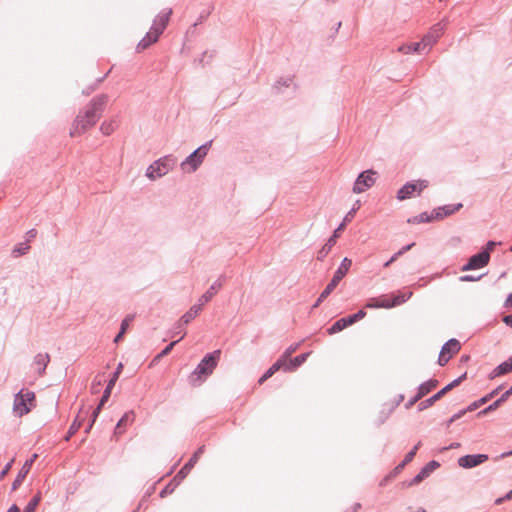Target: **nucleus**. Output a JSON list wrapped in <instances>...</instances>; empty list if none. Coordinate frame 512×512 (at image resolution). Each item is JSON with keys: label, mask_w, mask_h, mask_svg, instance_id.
Here are the masks:
<instances>
[{"label": "nucleus", "mask_w": 512, "mask_h": 512, "mask_svg": "<svg viewBox=\"0 0 512 512\" xmlns=\"http://www.w3.org/2000/svg\"><path fill=\"white\" fill-rule=\"evenodd\" d=\"M108 102V95L100 94L95 96L88 104L84 112H80L70 130L71 136H78L86 132L89 128L93 127L97 121L102 117L103 112Z\"/></svg>", "instance_id": "f257e3e1"}, {"label": "nucleus", "mask_w": 512, "mask_h": 512, "mask_svg": "<svg viewBox=\"0 0 512 512\" xmlns=\"http://www.w3.org/2000/svg\"><path fill=\"white\" fill-rule=\"evenodd\" d=\"M220 355V350H214L211 353H207L200 361V363L197 365L195 370L191 373L189 377V382L193 386L200 385V383L202 382L201 376H208L212 374L213 370L217 366Z\"/></svg>", "instance_id": "f03ea898"}, {"label": "nucleus", "mask_w": 512, "mask_h": 512, "mask_svg": "<svg viewBox=\"0 0 512 512\" xmlns=\"http://www.w3.org/2000/svg\"><path fill=\"white\" fill-rule=\"evenodd\" d=\"M177 164V159L173 155H165L148 166L146 169V177L151 181H155L168 174Z\"/></svg>", "instance_id": "7ed1b4c3"}, {"label": "nucleus", "mask_w": 512, "mask_h": 512, "mask_svg": "<svg viewBox=\"0 0 512 512\" xmlns=\"http://www.w3.org/2000/svg\"><path fill=\"white\" fill-rule=\"evenodd\" d=\"M211 145L212 140L205 142L197 149H195L181 162V169L187 173L195 172L208 154Z\"/></svg>", "instance_id": "20e7f679"}, {"label": "nucleus", "mask_w": 512, "mask_h": 512, "mask_svg": "<svg viewBox=\"0 0 512 512\" xmlns=\"http://www.w3.org/2000/svg\"><path fill=\"white\" fill-rule=\"evenodd\" d=\"M35 399L34 392L30 390H20L18 393L15 394L14 397V403H13V410L15 413H17L19 416H22L24 414H27L30 412L31 407L34 406L33 402Z\"/></svg>", "instance_id": "39448f33"}, {"label": "nucleus", "mask_w": 512, "mask_h": 512, "mask_svg": "<svg viewBox=\"0 0 512 512\" xmlns=\"http://www.w3.org/2000/svg\"><path fill=\"white\" fill-rule=\"evenodd\" d=\"M467 373H463L458 378L454 379L452 382L448 383L446 386H444L441 390H439L437 393L432 395L431 397L421 401L418 405V411H423L432 405L435 404L436 401L440 400L445 394L450 392L452 389L457 387L465 378Z\"/></svg>", "instance_id": "423d86ee"}, {"label": "nucleus", "mask_w": 512, "mask_h": 512, "mask_svg": "<svg viewBox=\"0 0 512 512\" xmlns=\"http://www.w3.org/2000/svg\"><path fill=\"white\" fill-rule=\"evenodd\" d=\"M375 175L376 172L372 169L361 172L354 182L352 191L360 194L371 188L376 181Z\"/></svg>", "instance_id": "0eeeda50"}, {"label": "nucleus", "mask_w": 512, "mask_h": 512, "mask_svg": "<svg viewBox=\"0 0 512 512\" xmlns=\"http://www.w3.org/2000/svg\"><path fill=\"white\" fill-rule=\"evenodd\" d=\"M366 316V312L364 310H359L357 313L349 315L347 317L340 318L337 320L331 327L328 328V334H336L346 327L356 323L357 321L363 319Z\"/></svg>", "instance_id": "6e6552de"}, {"label": "nucleus", "mask_w": 512, "mask_h": 512, "mask_svg": "<svg viewBox=\"0 0 512 512\" xmlns=\"http://www.w3.org/2000/svg\"><path fill=\"white\" fill-rule=\"evenodd\" d=\"M490 261V255L487 251H480L477 254L472 255L468 262L463 265L462 271H470V270H476L481 269L485 267Z\"/></svg>", "instance_id": "1a4fd4ad"}, {"label": "nucleus", "mask_w": 512, "mask_h": 512, "mask_svg": "<svg viewBox=\"0 0 512 512\" xmlns=\"http://www.w3.org/2000/svg\"><path fill=\"white\" fill-rule=\"evenodd\" d=\"M445 24L442 22L436 23L433 25L429 32L422 38L421 42L423 44V49H426V52L430 50V48L436 43V41L441 37L444 31Z\"/></svg>", "instance_id": "9d476101"}, {"label": "nucleus", "mask_w": 512, "mask_h": 512, "mask_svg": "<svg viewBox=\"0 0 512 512\" xmlns=\"http://www.w3.org/2000/svg\"><path fill=\"white\" fill-rule=\"evenodd\" d=\"M351 265H352L351 259H349L347 257L343 258L339 267L335 271L332 280L328 283L326 288H328V290H331L333 292V290L336 288V286L339 284V282L346 276Z\"/></svg>", "instance_id": "9b49d317"}, {"label": "nucleus", "mask_w": 512, "mask_h": 512, "mask_svg": "<svg viewBox=\"0 0 512 512\" xmlns=\"http://www.w3.org/2000/svg\"><path fill=\"white\" fill-rule=\"evenodd\" d=\"M204 451H205V446L204 445L200 446L194 452V454L191 456V458L188 460V462L185 463L184 466L179 470V472L174 477L173 481H176L177 483H179L184 478H186V476L188 475L190 470L194 467V465L197 463V461L199 460L200 456L204 453Z\"/></svg>", "instance_id": "f8f14e48"}, {"label": "nucleus", "mask_w": 512, "mask_h": 512, "mask_svg": "<svg viewBox=\"0 0 512 512\" xmlns=\"http://www.w3.org/2000/svg\"><path fill=\"white\" fill-rule=\"evenodd\" d=\"M438 467H440V463L436 460L429 461L417 475L414 476L409 482L405 483L406 486L410 487L413 485H417L422 482L424 479L430 476L432 472H434Z\"/></svg>", "instance_id": "ddd939ff"}, {"label": "nucleus", "mask_w": 512, "mask_h": 512, "mask_svg": "<svg viewBox=\"0 0 512 512\" xmlns=\"http://www.w3.org/2000/svg\"><path fill=\"white\" fill-rule=\"evenodd\" d=\"M488 460L486 454H471L465 455L458 459V465L465 469H471L476 467Z\"/></svg>", "instance_id": "4468645a"}, {"label": "nucleus", "mask_w": 512, "mask_h": 512, "mask_svg": "<svg viewBox=\"0 0 512 512\" xmlns=\"http://www.w3.org/2000/svg\"><path fill=\"white\" fill-rule=\"evenodd\" d=\"M345 224L342 222L337 229L334 230L332 236L327 240V242L322 246V248L317 253V259L322 261L331 251L332 247L336 244V240L339 237V231L344 228Z\"/></svg>", "instance_id": "2eb2a0df"}, {"label": "nucleus", "mask_w": 512, "mask_h": 512, "mask_svg": "<svg viewBox=\"0 0 512 512\" xmlns=\"http://www.w3.org/2000/svg\"><path fill=\"white\" fill-rule=\"evenodd\" d=\"M37 457H38V455L36 453H34L30 459L25 461V463L23 464L22 468L20 469L17 477L15 478V480L12 483V487H11L12 491H15L21 485V483L26 478L27 474L29 473V471H30L33 463L37 459Z\"/></svg>", "instance_id": "dca6fc26"}, {"label": "nucleus", "mask_w": 512, "mask_h": 512, "mask_svg": "<svg viewBox=\"0 0 512 512\" xmlns=\"http://www.w3.org/2000/svg\"><path fill=\"white\" fill-rule=\"evenodd\" d=\"M172 14V9H166L156 16L151 26L152 30L156 31L159 35L165 30L169 18Z\"/></svg>", "instance_id": "f3484780"}, {"label": "nucleus", "mask_w": 512, "mask_h": 512, "mask_svg": "<svg viewBox=\"0 0 512 512\" xmlns=\"http://www.w3.org/2000/svg\"><path fill=\"white\" fill-rule=\"evenodd\" d=\"M463 207L462 203L447 204L435 208L432 212L436 220L443 219L444 217L450 216L455 212L459 211Z\"/></svg>", "instance_id": "a211bd4d"}, {"label": "nucleus", "mask_w": 512, "mask_h": 512, "mask_svg": "<svg viewBox=\"0 0 512 512\" xmlns=\"http://www.w3.org/2000/svg\"><path fill=\"white\" fill-rule=\"evenodd\" d=\"M122 369H123V364L120 362L117 365L116 370L113 372L111 378L108 381L107 386L104 389V392H103L102 397H101V405H104L108 401V399H109V397L111 395V391H112L115 383L117 382V380L119 378V375L122 372Z\"/></svg>", "instance_id": "6ab92c4d"}, {"label": "nucleus", "mask_w": 512, "mask_h": 512, "mask_svg": "<svg viewBox=\"0 0 512 512\" xmlns=\"http://www.w3.org/2000/svg\"><path fill=\"white\" fill-rule=\"evenodd\" d=\"M50 362L48 353H38L34 356L32 367L36 370L38 376H43L47 365Z\"/></svg>", "instance_id": "aec40b11"}, {"label": "nucleus", "mask_w": 512, "mask_h": 512, "mask_svg": "<svg viewBox=\"0 0 512 512\" xmlns=\"http://www.w3.org/2000/svg\"><path fill=\"white\" fill-rule=\"evenodd\" d=\"M421 442L419 441L411 451H409L404 459L394 468V470L388 476L389 478L395 477L409 462L415 457L417 450L419 449Z\"/></svg>", "instance_id": "412c9836"}, {"label": "nucleus", "mask_w": 512, "mask_h": 512, "mask_svg": "<svg viewBox=\"0 0 512 512\" xmlns=\"http://www.w3.org/2000/svg\"><path fill=\"white\" fill-rule=\"evenodd\" d=\"M88 413V411H85L83 408L79 410L78 415L74 419L73 423L71 424L67 435L65 436V440L69 441L70 438L78 431V429L82 426L85 415Z\"/></svg>", "instance_id": "4be33fe9"}, {"label": "nucleus", "mask_w": 512, "mask_h": 512, "mask_svg": "<svg viewBox=\"0 0 512 512\" xmlns=\"http://www.w3.org/2000/svg\"><path fill=\"white\" fill-rule=\"evenodd\" d=\"M159 37L160 35L156 31L152 30V28H150V31L147 32L146 35L139 41L137 50L141 51L148 48L150 45L157 42Z\"/></svg>", "instance_id": "5701e85b"}, {"label": "nucleus", "mask_w": 512, "mask_h": 512, "mask_svg": "<svg viewBox=\"0 0 512 512\" xmlns=\"http://www.w3.org/2000/svg\"><path fill=\"white\" fill-rule=\"evenodd\" d=\"M366 308L376 309V308H385L390 309V305H388V297L386 295H381L379 297L370 298L366 304Z\"/></svg>", "instance_id": "b1692460"}, {"label": "nucleus", "mask_w": 512, "mask_h": 512, "mask_svg": "<svg viewBox=\"0 0 512 512\" xmlns=\"http://www.w3.org/2000/svg\"><path fill=\"white\" fill-rule=\"evenodd\" d=\"M511 371H512V358H509L508 360L504 361L503 363H501L497 367H495L493 369V371L490 373L489 378L494 379L501 375L507 374Z\"/></svg>", "instance_id": "393cba45"}, {"label": "nucleus", "mask_w": 512, "mask_h": 512, "mask_svg": "<svg viewBox=\"0 0 512 512\" xmlns=\"http://www.w3.org/2000/svg\"><path fill=\"white\" fill-rule=\"evenodd\" d=\"M222 278H223V276L220 277L218 280H216L210 286V288L199 298V302L208 303L214 297V295L217 293V291L219 289H221V287H222V281H221Z\"/></svg>", "instance_id": "a878e982"}, {"label": "nucleus", "mask_w": 512, "mask_h": 512, "mask_svg": "<svg viewBox=\"0 0 512 512\" xmlns=\"http://www.w3.org/2000/svg\"><path fill=\"white\" fill-rule=\"evenodd\" d=\"M417 190V185L414 182H407L397 192V199L402 201L410 198Z\"/></svg>", "instance_id": "bb28decb"}, {"label": "nucleus", "mask_w": 512, "mask_h": 512, "mask_svg": "<svg viewBox=\"0 0 512 512\" xmlns=\"http://www.w3.org/2000/svg\"><path fill=\"white\" fill-rule=\"evenodd\" d=\"M439 382L437 379H429L423 383H421L417 388V393L421 398L426 396L428 393H430L433 389H435L438 386Z\"/></svg>", "instance_id": "cd10ccee"}, {"label": "nucleus", "mask_w": 512, "mask_h": 512, "mask_svg": "<svg viewBox=\"0 0 512 512\" xmlns=\"http://www.w3.org/2000/svg\"><path fill=\"white\" fill-rule=\"evenodd\" d=\"M309 355H310V352L302 353V354L294 357L293 359H291L289 364H286L284 362V370L292 371V370L298 368L307 360Z\"/></svg>", "instance_id": "c85d7f7f"}, {"label": "nucleus", "mask_w": 512, "mask_h": 512, "mask_svg": "<svg viewBox=\"0 0 512 512\" xmlns=\"http://www.w3.org/2000/svg\"><path fill=\"white\" fill-rule=\"evenodd\" d=\"M398 51L403 54H411V53H419L426 52V49H423L422 42H413L410 44H404L398 48Z\"/></svg>", "instance_id": "c756f323"}, {"label": "nucleus", "mask_w": 512, "mask_h": 512, "mask_svg": "<svg viewBox=\"0 0 512 512\" xmlns=\"http://www.w3.org/2000/svg\"><path fill=\"white\" fill-rule=\"evenodd\" d=\"M460 349H461L460 342L455 338H451L447 342L444 343V345L441 348V351L447 355L451 354V356H452V355L456 354Z\"/></svg>", "instance_id": "7c9ffc66"}, {"label": "nucleus", "mask_w": 512, "mask_h": 512, "mask_svg": "<svg viewBox=\"0 0 512 512\" xmlns=\"http://www.w3.org/2000/svg\"><path fill=\"white\" fill-rule=\"evenodd\" d=\"M412 297V292H399L397 295H394L392 299L388 298V305L390 308L399 306L406 301H408Z\"/></svg>", "instance_id": "2f4dec72"}, {"label": "nucleus", "mask_w": 512, "mask_h": 512, "mask_svg": "<svg viewBox=\"0 0 512 512\" xmlns=\"http://www.w3.org/2000/svg\"><path fill=\"white\" fill-rule=\"evenodd\" d=\"M502 389V386H498L494 390H492L489 394L485 395L484 397L480 398L477 401H474L469 406H467V410L474 411L478 407H480L482 404H485L489 399L494 397L496 394L499 393V391Z\"/></svg>", "instance_id": "473e14b6"}, {"label": "nucleus", "mask_w": 512, "mask_h": 512, "mask_svg": "<svg viewBox=\"0 0 512 512\" xmlns=\"http://www.w3.org/2000/svg\"><path fill=\"white\" fill-rule=\"evenodd\" d=\"M284 367L283 359H278L258 380L259 384H263L267 379L272 377L280 368Z\"/></svg>", "instance_id": "72a5a7b5"}, {"label": "nucleus", "mask_w": 512, "mask_h": 512, "mask_svg": "<svg viewBox=\"0 0 512 512\" xmlns=\"http://www.w3.org/2000/svg\"><path fill=\"white\" fill-rule=\"evenodd\" d=\"M135 419V414L133 411H128L126 412L122 417L121 419L117 422L116 424V428H115V433H122V431L120 430L122 426H126L128 424H131Z\"/></svg>", "instance_id": "f704fd0d"}, {"label": "nucleus", "mask_w": 512, "mask_h": 512, "mask_svg": "<svg viewBox=\"0 0 512 512\" xmlns=\"http://www.w3.org/2000/svg\"><path fill=\"white\" fill-rule=\"evenodd\" d=\"M434 213L428 214L427 212H422L421 214L417 216H413L407 220L408 223L411 224H420V223H427L432 220H434Z\"/></svg>", "instance_id": "c9c22d12"}, {"label": "nucleus", "mask_w": 512, "mask_h": 512, "mask_svg": "<svg viewBox=\"0 0 512 512\" xmlns=\"http://www.w3.org/2000/svg\"><path fill=\"white\" fill-rule=\"evenodd\" d=\"M30 250V245L27 242H21L14 246L12 250V257L18 258L28 253Z\"/></svg>", "instance_id": "e433bc0d"}, {"label": "nucleus", "mask_w": 512, "mask_h": 512, "mask_svg": "<svg viewBox=\"0 0 512 512\" xmlns=\"http://www.w3.org/2000/svg\"><path fill=\"white\" fill-rule=\"evenodd\" d=\"M134 319V315H127L121 322L120 331L115 336L114 342L117 343L125 334L127 328L129 327L130 322Z\"/></svg>", "instance_id": "4c0bfd02"}, {"label": "nucleus", "mask_w": 512, "mask_h": 512, "mask_svg": "<svg viewBox=\"0 0 512 512\" xmlns=\"http://www.w3.org/2000/svg\"><path fill=\"white\" fill-rule=\"evenodd\" d=\"M116 127H117L116 120L105 121L101 124L100 131L102 132V134L108 136L114 132Z\"/></svg>", "instance_id": "58836bf2"}, {"label": "nucleus", "mask_w": 512, "mask_h": 512, "mask_svg": "<svg viewBox=\"0 0 512 512\" xmlns=\"http://www.w3.org/2000/svg\"><path fill=\"white\" fill-rule=\"evenodd\" d=\"M184 323L179 320L177 323L174 324L172 330H171V333H172V336H177L179 335V338L177 340H182L184 338V336L186 335V332L184 330Z\"/></svg>", "instance_id": "ea45409f"}, {"label": "nucleus", "mask_w": 512, "mask_h": 512, "mask_svg": "<svg viewBox=\"0 0 512 512\" xmlns=\"http://www.w3.org/2000/svg\"><path fill=\"white\" fill-rule=\"evenodd\" d=\"M40 500H41L40 494H37L34 497H32L31 500L25 506L23 512H35L36 507L40 503Z\"/></svg>", "instance_id": "a19ab883"}, {"label": "nucleus", "mask_w": 512, "mask_h": 512, "mask_svg": "<svg viewBox=\"0 0 512 512\" xmlns=\"http://www.w3.org/2000/svg\"><path fill=\"white\" fill-rule=\"evenodd\" d=\"M292 83V78L290 76H287V77H281L279 78L275 84H274V88L277 90V91H280L282 87H289Z\"/></svg>", "instance_id": "79ce46f5"}, {"label": "nucleus", "mask_w": 512, "mask_h": 512, "mask_svg": "<svg viewBox=\"0 0 512 512\" xmlns=\"http://www.w3.org/2000/svg\"><path fill=\"white\" fill-rule=\"evenodd\" d=\"M503 402L504 401H500V398H499L496 401H494L492 404H490L488 407H486L483 410L479 411L477 415L478 416L486 415L487 413L497 409L501 405V403H503Z\"/></svg>", "instance_id": "37998d69"}, {"label": "nucleus", "mask_w": 512, "mask_h": 512, "mask_svg": "<svg viewBox=\"0 0 512 512\" xmlns=\"http://www.w3.org/2000/svg\"><path fill=\"white\" fill-rule=\"evenodd\" d=\"M467 412H471V411L467 410V407H466L465 409H462V410L458 411L457 413L453 414L452 417L446 422V426L449 427L453 422L460 419Z\"/></svg>", "instance_id": "c03bdc74"}, {"label": "nucleus", "mask_w": 512, "mask_h": 512, "mask_svg": "<svg viewBox=\"0 0 512 512\" xmlns=\"http://www.w3.org/2000/svg\"><path fill=\"white\" fill-rule=\"evenodd\" d=\"M299 345H300V343L292 344V345H290V346L285 350L284 354H283V355H282V357L280 358V359H283V363L286 361V359H287L288 357H290V355H291L292 353H294V352L297 350V348L299 347Z\"/></svg>", "instance_id": "a18cd8bd"}, {"label": "nucleus", "mask_w": 512, "mask_h": 512, "mask_svg": "<svg viewBox=\"0 0 512 512\" xmlns=\"http://www.w3.org/2000/svg\"><path fill=\"white\" fill-rule=\"evenodd\" d=\"M197 316L196 313H194L191 309H189L181 318L180 320L187 325L190 323L195 317Z\"/></svg>", "instance_id": "49530a36"}, {"label": "nucleus", "mask_w": 512, "mask_h": 512, "mask_svg": "<svg viewBox=\"0 0 512 512\" xmlns=\"http://www.w3.org/2000/svg\"><path fill=\"white\" fill-rule=\"evenodd\" d=\"M178 342L179 340L172 341L156 356L155 359H160L161 357L167 355Z\"/></svg>", "instance_id": "de8ad7c7"}, {"label": "nucleus", "mask_w": 512, "mask_h": 512, "mask_svg": "<svg viewBox=\"0 0 512 512\" xmlns=\"http://www.w3.org/2000/svg\"><path fill=\"white\" fill-rule=\"evenodd\" d=\"M450 358H451V354L447 355V354L443 353L442 351H440L439 357H438V364L440 366H444L448 363Z\"/></svg>", "instance_id": "09e8293b"}, {"label": "nucleus", "mask_w": 512, "mask_h": 512, "mask_svg": "<svg viewBox=\"0 0 512 512\" xmlns=\"http://www.w3.org/2000/svg\"><path fill=\"white\" fill-rule=\"evenodd\" d=\"M14 462V459H12L11 461H9L5 466L4 468L1 470L0 472V480H3L5 478V476L8 474V472L10 471L11 467H12V464Z\"/></svg>", "instance_id": "8fccbe9b"}, {"label": "nucleus", "mask_w": 512, "mask_h": 512, "mask_svg": "<svg viewBox=\"0 0 512 512\" xmlns=\"http://www.w3.org/2000/svg\"><path fill=\"white\" fill-rule=\"evenodd\" d=\"M420 399H422L418 393H416L415 396H413L411 399L408 400L405 404L406 409H410L414 404H416Z\"/></svg>", "instance_id": "3c124183"}, {"label": "nucleus", "mask_w": 512, "mask_h": 512, "mask_svg": "<svg viewBox=\"0 0 512 512\" xmlns=\"http://www.w3.org/2000/svg\"><path fill=\"white\" fill-rule=\"evenodd\" d=\"M482 276H473V275H463L460 277V281L462 282H474L481 279Z\"/></svg>", "instance_id": "603ef678"}, {"label": "nucleus", "mask_w": 512, "mask_h": 512, "mask_svg": "<svg viewBox=\"0 0 512 512\" xmlns=\"http://www.w3.org/2000/svg\"><path fill=\"white\" fill-rule=\"evenodd\" d=\"M104 405H101V401L99 402V404L97 405V407L94 409L93 413H92V417H91V421L92 423H94L102 409Z\"/></svg>", "instance_id": "864d4df0"}, {"label": "nucleus", "mask_w": 512, "mask_h": 512, "mask_svg": "<svg viewBox=\"0 0 512 512\" xmlns=\"http://www.w3.org/2000/svg\"><path fill=\"white\" fill-rule=\"evenodd\" d=\"M417 185V190L418 193L422 192V190H424L427 186H428V181L427 180H418L417 183H415Z\"/></svg>", "instance_id": "5fc2aeb1"}, {"label": "nucleus", "mask_w": 512, "mask_h": 512, "mask_svg": "<svg viewBox=\"0 0 512 512\" xmlns=\"http://www.w3.org/2000/svg\"><path fill=\"white\" fill-rule=\"evenodd\" d=\"M497 245V243L495 241H488L485 245V247L482 249V251H487L488 254L490 255V252L494 249V247Z\"/></svg>", "instance_id": "6e6d98bb"}, {"label": "nucleus", "mask_w": 512, "mask_h": 512, "mask_svg": "<svg viewBox=\"0 0 512 512\" xmlns=\"http://www.w3.org/2000/svg\"><path fill=\"white\" fill-rule=\"evenodd\" d=\"M174 490V487L172 486V484H168L161 492H160V497H165L167 494H170L172 493Z\"/></svg>", "instance_id": "4d7b16f0"}, {"label": "nucleus", "mask_w": 512, "mask_h": 512, "mask_svg": "<svg viewBox=\"0 0 512 512\" xmlns=\"http://www.w3.org/2000/svg\"><path fill=\"white\" fill-rule=\"evenodd\" d=\"M358 203H359V201H357L356 204L354 205V207L347 213V215L345 216L344 221H343L344 223L346 221H348L350 217H353L354 213L356 212V210L359 207Z\"/></svg>", "instance_id": "13d9d810"}, {"label": "nucleus", "mask_w": 512, "mask_h": 512, "mask_svg": "<svg viewBox=\"0 0 512 512\" xmlns=\"http://www.w3.org/2000/svg\"><path fill=\"white\" fill-rule=\"evenodd\" d=\"M331 293L332 291L328 290V288L325 287V289L321 292L320 296L318 297V300L320 302H323Z\"/></svg>", "instance_id": "bf43d9fd"}, {"label": "nucleus", "mask_w": 512, "mask_h": 512, "mask_svg": "<svg viewBox=\"0 0 512 512\" xmlns=\"http://www.w3.org/2000/svg\"><path fill=\"white\" fill-rule=\"evenodd\" d=\"M36 235H37L36 229L32 228V229L28 230L27 233H26V236H27V241L26 242L28 243L29 241L34 239L36 237Z\"/></svg>", "instance_id": "052dcab7"}, {"label": "nucleus", "mask_w": 512, "mask_h": 512, "mask_svg": "<svg viewBox=\"0 0 512 512\" xmlns=\"http://www.w3.org/2000/svg\"><path fill=\"white\" fill-rule=\"evenodd\" d=\"M101 384V380L95 379L91 386L92 393H97L99 391V387L101 386Z\"/></svg>", "instance_id": "680f3d73"}, {"label": "nucleus", "mask_w": 512, "mask_h": 512, "mask_svg": "<svg viewBox=\"0 0 512 512\" xmlns=\"http://www.w3.org/2000/svg\"><path fill=\"white\" fill-rule=\"evenodd\" d=\"M414 245L415 243H410L408 245L403 246L398 252H396L397 255L400 257L402 254L409 251Z\"/></svg>", "instance_id": "e2e57ef3"}, {"label": "nucleus", "mask_w": 512, "mask_h": 512, "mask_svg": "<svg viewBox=\"0 0 512 512\" xmlns=\"http://www.w3.org/2000/svg\"><path fill=\"white\" fill-rule=\"evenodd\" d=\"M206 303H202V302H199L195 305H193L190 309L196 313L197 315L199 314V312L201 311L202 307L205 305Z\"/></svg>", "instance_id": "0e129e2a"}, {"label": "nucleus", "mask_w": 512, "mask_h": 512, "mask_svg": "<svg viewBox=\"0 0 512 512\" xmlns=\"http://www.w3.org/2000/svg\"><path fill=\"white\" fill-rule=\"evenodd\" d=\"M206 303H202V302H199L195 305H193L190 309L196 313L197 315L199 314V312L201 311L202 307L205 305Z\"/></svg>", "instance_id": "69168bd1"}, {"label": "nucleus", "mask_w": 512, "mask_h": 512, "mask_svg": "<svg viewBox=\"0 0 512 512\" xmlns=\"http://www.w3.org/2000/svg\"><path fill=\"white\" fill-rule=\"evenodd\" d=\"M512 395V386L502 394L500 397V401H506Z\"/></svg>", "instance_id": "338daca9"}, {"label": "nucleus", "mask_w": 512, "mask_h": 512, "mask_svg": "<svg viewBox=\"0 0 512 512\" xmlns=\"http://www.w3.org/2000/svg\"><path fill=\"white\" fill-rule=\"evenodd\" d=\"M503 322L512 328V315H506L503 318Z\"/></svg>", "instance_id": "774afa93"}]
</instances>
